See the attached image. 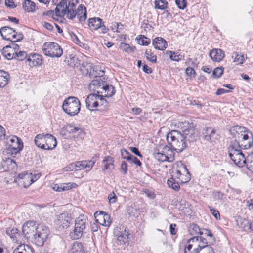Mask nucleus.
I'll return each instance as SVG.
<instances>
[{"label": "nucleus", "mask_w": 253, "mask_h": 253, "mask_svg": "<svg viewBox=\"0 0 253 253\" xmlns=\"http://www.w3.org/2000/svg\"><path fill=\"white\" fill-rule=\"evenodd\" d=\"M2 55L8 60L15 59V51L11 48V46H6L1 50Z\"/></svg>", "instance_id": "obj_31"}, {"label": "nucleus", "mask_w": 253, "mask_h": 253, "mask_svg": "<svg viewBox=\"0 0 253 253\" xmlns=\"http://www.w3.org/2000/svg\"><path fill=\"white\" fill-rule=\"evenodd\" d=\"M68 62H69V64L71 66H75L77 65V64H80L79 63V60L78 58L75 56L71 57V56H70V60H68Z\"/></svg>", "instance_id": "obj_54"}, {"label": "nucleus", "mask_w": 253, "mask_h": 253, "mask_svg": "<svg viewBox=\"0 0 253 253\" xmlns=\"http://www.w3.org/2000/svg\"><path fill=\"white\" fill-rule=\"evenodd\" d=\"M167 140L172 148L177 152H181L187 147V143L181 132L172 130L167 135Z\"/></svg>", "instance_id": "obj_1"}, {"label": "nucleus", "mask_w": 253, "mask_h": 253, "mask_svg": "<svg viewBox=\"0 0 253 253\" xmlns=\"http://www.w3.org/2000/svg\"><path fill=\"white\" fill-rule=\"evenodd\" d=\"M7 147L6 152L9 154H16L21 151L23 147L22 141L16 136H12L6 139Z\"/></svg>", "instance_id": "obj_10"}, {"label": "nucleus", "mask_w": 253, "mask_h": 253, "mask_svg": "<svg viewBox=\"0 0 253 253\" xmlns=\"http://www.w3.org/2000/svg\"><path fill=\"white\" fill-rule=\"evenodd\" d=\"M101 89V90H97V93L103 98L112 96L115 93V88L111 85H105Z\"/></svg>", "instance_id": "obj_22"}, {"label": "nucleus", "mask_w": 253, "mask_h": 253, "mask_svg": "<svg viewBox=\"0 0 253 253\" xmlns=\"http://www.w3.org/2000/svg\"><path fill=\"white\" fill-rule=\"evenodd\" d=\"M204 140L210 142H215L218 138V134L215 128L212 127H206L202 131Z\"/></svg>", "instance_id": "obj_17"}, {"label": "nucleus", "mask_w": 253, "mask_h": 253, "mask_svg": "<svg viewBox=\"0 0 253 253\" xmlns=\"http://www.w3.org/2000/svg\"><path fill=\"white\" fill-rule=\"evenodd\" d=\"M94 216L96 221L100 225L106 227L110 226L112 221L110 215L106 212L100 211L98 213V211H97L94 213Z\"/></svg>", "instance_id": "obj_19"}, {"label": "nucleus", "mask_w": 253, "mask_h": 253, "mask_svg": "<svg viewBox=\"0 0 253 253\" xmlns=\"http://www.w3.org/2000/svg\"><path fill=\"white\" fill-rule=\"evenodd\" d=\"M186 74L190 77H194L195 76V71L192 68L188 67L185 70Z\"/></svg>", "instance_id": "obj_59"}, {"label": "nucleus", "mask_w": 253, "mask_h": 253, "mask_svg": "<svg viewBox=\"0 0 253 253\" xmlns=\"http://www.w3.org/2000/svg\"><path fill=\"white\" fill-rule=\"evenodd\" d=\"M113 233L117 237V244L119 245H126L129 241L130 233L126 228L123 226H117L114 230Z\"/></svg>", "instance_id": "obj_12"}, {"label": "nucleus", "mask_w": 253, "mask_h": 253, "mask_svg": "<svg viewBox=\"0 0 253 253\" xmlns=\"http://www.w3.org/2000/svg\"><path fill=\"white\" fill-rule=\"evenodd\" d=\"M9 38L10 39L8 40V41H10L12 42H17L23 39V35L20 32L18 33L15 32V33H13Z\"/></svg>", "instance_id": "obj_44"}, {"label": "nucleus", "mask_w": 253, "mask_h": 253, "mask_svg": "<svg viewBox=\"0 0 253 253\" xmlns=\"http://www.w3.org/2000/svg\"><path fill=\"white\" fill-rule=\"evenodd\" d=\"M121 154L123 159H126L128 161H130L132 156V155L126 149H122L121 150Z\"/></svg>", "instance_id": "obj_51"}, {"label": "nucleus", "mask_w": 253, "mask_h": 253, "mask_svg": "<svg viewBox=\"0 0 253 253\" xmlns=\"http://www.w3.org/2000/svg\"><path fill=\"white\" fill-rule=\"evenodd\" d=\"M163 152L165 153L167 161L171 162L174 160L175 153L173 149L165 145L163 147Z\"/></svg>", "instance_id": "obj_36"}, {"label": "nucleus", "mask_w": 253, "mask_h": 253, "mask_svg": "<svg viewBox=\"0 0 253 253\" xmlns=\"http://www.w3.org/2000/svg\"><path fill=\"white\" fill-rule=\"evenodd\" d=\"M189 232L191 235L196 236L200 232L199 226L196 224H192L189 226Z\"/></svg>", "instance_id": "obj_46"}, {"label": "nucleus", "mask_w": 253, "mask_h": 253, "mask_svg": "<svg viewBox=\"0 0 253 253\" xmlns=\"http://www.w3.org/2000/svg\"><path fill=\"white\" fill-rule=\"evenodd\" d=\"M141 37L139 40V43L142 45H148L150 43V39L144 35H140Z\"/></svg>", "instance_id": "obj_52"}, {"label": "nucleus", "mask_w": 253, "mask_h": 253, "mask_svg": "<svg viewBox=\"0 0 253 253\" xmlns=\"http://www.w3.org/2000/svg\"><path fill=\"white\" fill-rule=\"evenodd\" d=\"M166 53L169 55L171 60L175 61H179L183 59L184 56L180 55L179 52H175L171 51H167Z\"/></svg>", "instance_id": "obj_41"}, {"label": "nucleus", "mask_w": 253, "mask_h": 253, "mask_svg": "<svg viewBox=\"0 0 253 253\" xmlns=\"http://www.w3.org/2000/svg\"><path fill=\"white\" fill-rule=\"evenodd\" d=\"M175 3L180 9H184L186 6L185 0H175Z\"/></svg>", "instance_id": "obj_53"}, {"label": "nucleus", "mask_w": 253, "mask_h": 253, "mask_svg": "<svg viewBox=\"0 0 253 253\" xmlns=\"http://www.w3.org/2000/svg\"><path fill=\"white\" fill-rule=\"evenodd\" d=\"M238 137L241 143L240 146H242L245 149L251 148L253 143V137L251 132L244 131Z\"/></svg>", "instance_id": "obj_15"}, {"label": "nucleus", "mask_w": 253, "mask_h": 253, "mask_svg": "<svg viewBox=\"0 0 253 253\" xmlns=\"http://www.w3.org/2000/svg\"><path fill=\"white\" fill-rule=\"evenodd\" d=\"M35 145L43 150H52L57 145L55 137L49 134H39L34 138Z\"/></svg>", "instance_id": "obj_4"}, {"label": "nucleus", "mask_w": 253, "mask_h": 253, "mask_svg": "<svg viewBox=\"0 0 253 253\" xmlns=\"http://www.w3.org/2000/svg\"><path fill=\"white\" fill-rule=\"evenodd\" d=\"M42 49L45 55L52 58H59L63 54L62 48L55 42H48L44 43Z\"/></svg>", "instance_id": "obj_8"}, {"label": "nucleus", "mask_w": 253, "mask_h": 253, "mask_svg": "<svg viewBox=\"0 0 253 253\" xmlns=\"http://www.w3.org/2000/svg\"><path fill=\"white\" fill-rule=\"evenodd\" d=\"M155 49L164 50H165L168 45L166 41L161 37H156L153 41L152 43Z\"/></svg>", "instance_id": "obj_26"}, {"label": "nucleus", "mask_w": 253, "mask_h": 253, "mask_svg": "<svg viewBox=\"0 0 253 253\" xmlns=\"http://www.w3.org/2000/svg\"><path fill=\"white\" fill-rule=\"evenodd\" d=\"M49 234V230L43 224H38L31 241L38 246H42Z\"/></svg>", "instance_id": "obj_9"}, {"label": "nucleus", "mask_w": 253, "mask_h": 253, "mask_svg": "<svg viewBox=\"0 0 253 253\" xmlns=\"http://www.w3.org/2000/svg\"><path fill=\"white\" fill-rule=\"evenodd\" d=\"M76 10H74L72 7L68 6V9H67L66 17L70 19H73L76 16Z\"/></svg>", "instance_id": "obj_49"}, {"label": "nucleus", "mask_w": 253, "mask_h": 253, "mask_svg": "<svg viewBox=\"0 0 253 253\" xmlns=\"http://www.w3.org/2000/svg\"><path fill=\"white\" fill-rule=\"evenodd\" d=\"M130 150L135 155H137L140 157H142V155L141 154L140 152L139 151L138 148L134 147H130L129 148Z\"/></svg>", "instance_id": "obj_62"}, {"label": "nucleus", "mask_w": 253, "mask_h": 253, "mask_svg": "<svg viewBox=\"0 0 253 253\" xmlns=\"http://www.w3.org/2000/svg\"><path fill=\"white\" fill-rule=\"evenodd\" d=\"M41 176V174L39 173L32 174V173H29L27 175V177L28 180H30V182H28V183H26V181L24 182V187H26L30 186L33 183L35 182L37 180H38Z\"/></svg>", "instance_id": "obj_40"}, {"label": "nucleus", "mask_w": 253, "mask_h": 253, "mask_svg": "<svg viewBox=\"0 0 253 253\" xmlns=\"http://www.w3.org/2000/svg\"><path fill=\"white\" fill-rule=\"evenodd\" d=\"M121 170L123 174H125L127 171V164L125 161H123L121 165Z\"/></svg>", "instance_id": "obj_57"}, {"label": "nucleus", "mask_w": 253, "mask_h": 253, "mask_svg": "<svg viewBox=\"0 0 253 253\" xmlns=\"http://www.w3.org/2000/svg\"><path fill=\"white\" fill-rule=\"evenodd\" d=\"M71 221L72 219L70 215L64 213L58 215L55 223L59 229H60L69 227Z\"/></svg>", "instance_id": "obj_18"}, {"label": "nucleus", "mask_w": 253, "mask_h": 253, "mask_svg": "<svg viewBox=\"0 0 253 253\" xmlns=\"http://www.w3.org/2000/svg\"><path fill=\"white\" fill-rule=\"evenodd\" d=\"M210 210L212 214L216 219H220V213L217 210L211 207H210Z\"/></svg>", "instance_id": "obj_56"}, {"label": "nucleus", "mask_w": 253, "mask_h": 253, "mask_svg": "<svg viewBox=\"0 0 253 253\" xmlns=\"http://www.w3.org/2000/svg\"><path fill=\"white\" fill-rule=\"evenodd\" d=\"M23 8L28 12H33L36 10L35 3L30 0H26L23 3Z\"/></svg>", "instance_id": "obj_37"}, {"label": "nucleus", "mask_w": 253, "mask_h": 253, "mask_svg": "<svg viewBox=\"0 0 253 253\" xmlns=\"http://www.w3.org/2000/svg\"><path fill=\"white\" fill-rule=\"evenodd\" d=\"M155 8L160 10L167 9L168 2L166 0H155L154 1Z\"/></svg>", "instance_id": "obj_42"}, {"label": "nucleus", "mask_w": 253, "mask_h": 253, "mask_svg": "<svg viewBox=\"0 0 253 253\" xmlns=\"http://www.w3.org/2000/svg\"><path fill=\"white\" fill-rule=\"evenodd\" d=\"M209 56L213 61L220 62L223 59L225 54L221 49L214 48L210 52Z\"/></svg>", "instance_id": "obj_23"}, {"label": "nucleus", "mask_w": 253, "mask_h": 253, "mask_svg": "<svg viewBox=\"0 0 253 253\" xmlns=\"http://www.w3.org/2000/svg\"><path fill=\"white\" fill-rule=\"evenodd\" d=\"M154 156L155 158L159 162H164L167 161L165 153L163 152V148L161 151L159 150H158L157 152L155 151L154 153Z\"/></svg>", "instance_id": "obj_43"}, {"label": "nucleus", "mask_w": 253, "mask_h": 253, "mask_svg": "<svg viewBox=\"0 0 253 253\" xmlns=\"http://www.w3.org/2000/svg\"><path fill=\"white\" fill-rule=\"evenodd\" d=\"M37 227V225L35 222L28 221L26 222L22 227V232L24 236L27 239L31 240L34 236Z\"/></svg>", "instance_id": "obj_16"}, {"label": "nucleus", "mask_w": 253, "mask_h": 253, "mask_svg": "<svg viewBox=\"0 0 253 253\" xmlns=\"http://www.w3.org/2000/svg\"><path fill=\"white\" fill-rule=\"evenodd\" d=\"M88 227L87 217L84 214L79 215L75 219L74 229L70 233L71 237L74 240L79 239L82 237Z\"/></svg>", "instance_id": "obj_5"}, {"label": "nucleus", "mask_w": 253, "mask_h": 253, "mask_svg": "<svg viewBox=\"0 0 253 253\" xmlns=\"http://www.w3.org/2000/svg\"><path fill=\"white\" fill-rule=\"evenodd\" d=\"M42 62V57L38 54H31L26 58V63L30 67L41 66Z\"/></svg>", "instance_id": "obj_20"}, {"label": "nucleus", "mask_w": 253, "mask_h": 253, "mask_svg": "<svg viewBox=\"0 0 253 253\" xmlns=\"http://www.w3.org/2000/svg\"><path fill=\"white\" fill-rule=\"evenodd\" d=\"M224 68L222 67L215 68L212 73V77L216 78H220L223 74Z\"/></svg>", "instance_id": "obj_48"}, {"label": "nucleus", "mask_w": 253, "mask_h": 253, "mask_svg": "<svg viewBox=\"0 0 253 253\" xmlns=\"http://www.w3.org/2000/svg\"><path fill=\"white\" fill-rule=\"evenodd\" d=\"M108 199L110 203H114L117 200V197L115 193L112 192L108 195Z\"/></svg>", "instance_id": "obj_60"}, {"label": "nucleus", "mask_w": 253, "mask_h": 253, "mask_svg": "<svg viewBox=\"0 0 253 253\" xmlns=\"http://www.w3.org/2000/svg\"><path fill=\"white\" fill-rule=\"evenodd\" d=\"M14 56H15V58L19 61L25 60V62H26V58L28 57L26 52L24 51H19L18 53L15 51Z\"/></svg>", "instance_id": "obj_50"}, {"label": "nucleus", "mask_w": 253, "mask_h": 253, "mask_svg": "<svg viewBox=\"0 0 253 253\" xmlns=\"http://www.w3.org/2000/svg\"><path fill=\"white\" fill-rule=\"evenodd\" d=\"M229 156L234 164L239 167H242L245 165L248 168L247 157H245L242 152L239 143L237 142H231L228 149Z\"/></svg>", "instance_id": "obj_2"}, {"label": "nucleus", "mask_w": 253, "mask_h": 253, "mask_svg": "<svg viewBox=\"0 0 253 253\" xmlns=\"http://www.w3.org/2000/svg\"><path fill=\"white\" fill-rule=\"evenodd\" d=\"M237 226L244 231H249V225L250 222L245 218L241 217H237L236 220Z\"/></svg>", "instance_id": "obj_33"}, {"label": "nucleus", "mask_w": 253, "mask_h": 253, "mask_svg": "<svg viewBox=\"0 0 253 253\" xmlns=\"http://www.w3.org/2000/svg\"><path fill=\"white\" fill-rule=\"evenodd\" d=\"M6 234L15 242H18L20 239V234L16 228H7Z\"/></svg>", "instance_id": "obj_35"}, {"label": "nucleus", "mask_w": 253, "mask_h": 253, "mask_svg": "<svg viewBox=\"0 0 253 253\" xmlns=\"http://www.w3.org/2000/svg\"><path fill=\"white\" fill-rule=\"evenodd\" d=\"M13 253H33V250L28 245L21 244L14 249Z\"/></svg>", "instance_id": "obj_34"}, {"label": "nucleus", "mask_w": 253, "mask_h": 253, "mask_svg": "<svg viewBox=\"0 0 253 253\" xmlns=\"http://www.w3.org/2000/svg\"><path fill=\"white\" fill-rule=\"evenodd\" d=\"M199 237L195 236L189 239L184 249V253H198Z\"/></svg>", "instance_id": "obj_13"}, {"label": "nucleus", "mask_w": 253, "mask_h": 253, "mask_svg": "<svg viewBox=\"0 0 253 253\" xmlns=\"http://www.w3.org/2000/svg\"><path fill=\"white\" fill-rule=\"evenodd\" d=\"M121 26V29H123V25L121 24L120 23H114L112 24V26H111L112 29L114 31L116 30V31L118 33L120 32V31H119V26Z\"/></svg>", "instance_id": "obj_58"}, {"label": "nucleus", "mask_w": 253, "mask_h": 253, "mask_svg": "<svg viewBox=\"0 0 253 253\" xmlns=\"http://www.w3.org/2000/svg\"><path fill=\"white\" fill-rule=\"evenodd\" d=\"M76 16L79 21L83 23L85 22L87 18V12L86 7L83 5H80L76 10Z\"/></svg>", "instance_id": "obj_27"}, {"label": "nucleus", "mask_w": 253, "mask_h": 253, "mask_svg": "<svg viewBox=\"0 0 253 253\" xmlns=\"http://www.w3.org/2000/svg\"><path fill=\"white\" fill-rule=\"evenodd\" d=\"M179 128H180L182 135L184 136L186 141L194 142L198 138V131L194 128L193 126L189 125L188 123L179 122L178 124Z\"/></svg>", "instance_id": "obj_7"}, {"label": "nucleus", "mask_w": 253, "mask_h": 253, "mask_svg": "<svg viewBox=\"0 0 253 253\" xmlns=\"http://www.w3.org/2000/svg\"><path fill=\"white\" fill-rule=\"evenodd\" d=\"M102 19L99 17L89 18L88 20V25L91 30L98 29L101 26Z\"/></svg>", "instance_id": "obj_29"}, {"label": "nucleus", "mask_w": 253, "mask_h": 253, "mask_svg": "<svg viewBox=\"0 0 253 253\" xmlns=\"http://www.w3.org/2000/svg\"><path fill=\"white\" fill-rule=\"evenodd\" d=\"M29 173H28L27 172H24L19 174L17 177L16 178L17 179H23L24 181V180H28L27 175L29 174Z\"/></svg>", "instance_id": "obj_63"}, {"label": "nucleus", "mask_w": 253, "mask_h": 253, "mask_svg": "<svg viewBox=\"0 0 253 253\" xmlns=\"http://www.w3.org/2000/svg\"><path fill=\"white\" fill-rule=\"evenodd\" d=\"M114 160L110 156H107L104 158L102 161L103 168V171L111 170L114 169Z\"/></svg>", "instance_id": "obj_32"}, {"label": "nucleus", "mask_w": 253, "mask_h": 253, "mask_svg": "<svg viewBox=\"0 0 253 253\" xmlns=\"http://www.w3.org/2000/svg\"><path fill=\"white\" fill-rule=\"evenodd\" d=\"M244 129V127H242L239 126H235L232 128L231 130L233 131H235L239 135V133H241L242 132H243Z\"/></svg>", "instance_id": "obj_55"}, {"label": "nucleus", "mask_w": 253, "mask_h": 253, "mask_svg": "<svg viewBox=\"0 0 253 253\" xmlns=\"http://www.w3.org/2000/svg\"><path fill=\"white\" fill-rule=\"evenodd\" d=\"M5 4L7 7L10 8H14L16 7L14 2L11 0H5Z\"/></svg>", "instance_id": "obj_61"}, {"label": "nucleus", "mask_w": 253, "mask_h": 253, "mask_svg": "<svg viewBox=\"0 0 253 253\" xmlns=\"http://www.w3.org/2000/svg\"><path fill=\"white\" fill-rule=\"evenodd\" d=\"M77 184L75 183H61L60 184H54L52 187V189L57 192H62L69 190L72 188L75 187Z\"/></svg>", "instance_id": "obj_25"}, {"label": "nucleus", "mask_w": 253, "mask_h": 253, "mask_svg": "<svg viewBox=\"0 0 253 253\" xmlns=\"http://www.w3.org/2000/svg\"><path fill=\"white\" fill-rule=\"evenodd\" d=\"M180 182L174 177L169 179L167 181V184L169 187L171 188L172 189L175 191H178L180 189L179 186Z\"/></svg>", "instance_id": "obj_39"}, {"label": "nucleus", "mask_w": 253, "mask_h": 253, "mask_svg": "<svg viewBox=\"0 0 253 253\" xmlns=\"http://www.w3.org/2000/svg\"><path fill=\"white\" fill-rule=\"evenodd\" d=\"M142 70L144 72L147 74H150L152 72V69L145 64L142 67Z\"/></svg>", "instance_id": "obj_64"}, {"label": "nucleus", "mask_w": 253, "mask_h": 253, "mask_svg": "<svg viewBox=\"0 0 253 253\" xmlns=\"http://www.w3.org/2000/svg\"><path fill=\"white\" fill-rule=\"evenodd\" d=\"M67 9H68L66 0H61L56 5L55 9V14L57 16L65 15L66 13Z\"/></svg>", "instance_id": "obj_24"}, {"label": "nucleus", "mask_w": 253, "mask_h": 253, "mask_svg": "<svg viewBox=\"0 0 253 253\" xmlns=\"http://www.w3.org/2000/svg\"><path fill=\"white\" fill-rule=\"evenodd\" d=\"M232 58L234 59L233 61L234 62H237L238 64H242L244 61V55L237 53H234L232 55Z\"/></svg>", "instance_id": "obj_47"}, {"label": "nucleus", "mask_w": 253, "mask_h": 253, "mask_svg": "<svg viewBox=\"0 0 253 253\" xmlns=\"http://www.w3.org/2000/svg\"><path fill=\"white\" fill-rule=\"evenodd\" d=\"M9 75L6 72L0 70V87H4L8 83Z\"/></svg>", "instance_id": "obj_38"}, {"label": "nucleus", "mask_w": 253, "mask_h": 253, "mask_svg": "<svg viewBox=\"0 0 253 253\" xmlns=\"http://www.w3.org/2000/svg\"><path fill=\"white\" fill-rule=\"evenodd\" d=\"M76 169L77 171L86 169V171H89L94 165L95 162L92 161H81L75 162Z\"/></svg>", "instance_id": "obj_21"}, {"label": "nucleus", "mask_w": 253, "mask_h": 253, "mask_svg": "<svg viewBox=\"0 0 253 253\" xmlns=\"http://www.w3.org/2000/svg\"><path fill=\"white\" fill-rule=\"evenodd\" d=\"M62 108L67 114L71 116L76 115L80 111V101L76 97L70 96L63 101Z\"/></svg>", "instance_id": "obj_6"}, {"label": "nucleus", "mask_w": 253, "mask_h": 253, "mask_svg": "<svg viewBox=\"0 0 253 253\" xmlns=\"http://www.w3.org/2000/svg\"><path fill=\"white\" fill-rule=\"evenodd\" d=\"M104 85L100 78L98 77L95 80L92 81L89 87L90 90L93 91L94 93L97 94V90H101L102 86Z\"/></svg>", "instance_id": "obj_28"}, {"label": "nucleus", "mask_w": 253, "mask_h": 253, "mask_svg": "<svg viewBox=\"0 0 253 253\" xmlns=\"http://www.w3.org/2000/svg\"><path fill=\"white\" fill-rule=\"evenodd\" d=\"M80 133V136H83V132L82 128L73 126L70 124L66 125L61 130V134L66 138H73L75 137V133Z\"/></svg>", "instance_id": "obj_14"}, {"label": "nucleus", "mask_w": 253, "mask_h": 253, "mask_svg": "<svg viewBox=\"0 0 253 253\" xmlns=\"http://www.w3.org/2000/svg\"><path fill=\"white\" fill-rule=\"evenodd\" d=\"M145 56L146 59L152 63H156L157 56L151 52V50H147L145 52Z\"/></svg>", "instance_id": "obj_45"}, {"label": "nucleus", "mask_w": 253, "mask_h": 253, "mask_svg": "<svg viewBox=\"0 0 253 253\" xmlns=\"http://www.w3.org/2000/svg\"><path fill=\"white\" fill-rule=\"evenodd\" d=\"M172 176L182 184L188 182L191 179V175L186 166L181 163L177 165Z\"/></svg>", "instance_id": "obj_11"}, {"label": "nucleus", "mask_w": 253, "mask_h": 253, "mask_svg": "<svg viewBox=\"0 0 253 253\" xmlns=\"http://www.w3.org/2000/svg\"><path fill=\"white\" fill-rule=\"evenodd\" d=\"M86 108L90 111L104 110L108 107V103L99 94H90L85 99Z\"/></svg>", "instance_id": "obj_3"}, {"label": "nucleus", "mask_w": 253, "mask_h": 253, "mask_svg": "<svg viewBox=\"0 0 253 253\" xmlns=\"http://www.w3.org/2000/svg\"><path fill=\"white\" fill-rule=\"evenodd\" d=\"M15 33V30L8 26L2 27L0 29V34L3 39L8 40L13 33Z\"/></svg>", "instance_id": "obj_30"}]
</instances>
